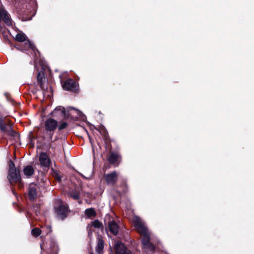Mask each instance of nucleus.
Instances as JSON below:
<instances>
[{
    "label": "nucleus",
    "instance_id": "nucleus-4",
    "mask_svg": "<svg viewBox=\"0 0 254 254\" xmlns=\"http://www.w3.org/2000/svg\"><path fill=\"white\" fill-rule=\"evenodd\" d=\"M106 150L109 151L107 156V160L109 164L118 166L122 161V156L119 152V148L117 147L113 149V146L110 148H106Z\"/></svg>",
    "mask_w": 254,
    "mask_h": 254
},
{
    "label": "nucleus",
    "instance_id": "nucleus-13",
    "mask_svg": "<svg viewBox=\"0 0 254 254\" xmlns=\"http://www.w3.org/2000/svg\"><path fill=\"white\" fill-rule=\"evenodd\" d=\"M45 73L43 71H39L37 75V81L41 90L46 91L48 89V85L45 83Z\"/></svg>",
    "mask_w": 254,
    "mask_h": 254
},
{
    "label": "nucleus",
    "instance_id": "nucleus-3",
    "mask_svg": "<svg viewBox=\"0 0 254 254\" xmlns=\"http://www.w3.org/2000/svg\"><path fill=\"white\" fill-rule=\"evenodd\" d=\"M12 125V123L10 119L0 115V129L1 132L12 137H15L17 132L13 129Z\"/></svg>",
    "mask_w": 254,
    "mask_h": 254
},
{
    "label": "nucleus",
    "instance_id": "nucleus-21",
    "mask_svg": "<svg viewBox=\"0 0 254 254\" xmlns=\"http://www.w3.org/2000/svg\"><path fill=\"white\" fill-rule=\"evenodd\" d=\"M35 172V170L31 165H27L24 167L23 169L24 174L27 177V178H30L32 176Z\"/></svg>",
    "mask_w": 254,
    "mask_h": 254
},
{
    "label": "nucleus",
    "instance_id": "nucleus-30",
    "mask_svg": "<svg viewBox=\"0 0 254 254\" xmlns=\"http://www.w3.org/2000/svg\"><path fill=\"white\" fill-rule=\"evenodd\" d=\"M54 177L55 179L59 182H61L62 177L57 171H54Z\"/></svg>",
    "mask_w": 254,
    "mask_h": 254
},
{
    "label": "nucleus",
    "instance_id": "nucleus-25",
    "mask_svg": "<svg viewBox=\"0 0 254 254\" xmlns=\"http://www.w3.org/2000/svg\"><path fill=\"white\" fill-rule=\"evenodd\" d=\"M68 195L74 200L79 199V193L75 190H72L68 192Z\"/></svg>",
    "mask_w": 254,
    "mask_h": 254
},
{
    "label": "nucleus",
    "instance_id": "nucleus-5",
    "mask_svg": "<svg viewBox=\"0 0 254 254\" xmlns=\"http://www.w3.org/2000/svg\"><path fill=\"white\" fill-rule=\"evenodd\" d=\"M7 178L11 186H14L16 184H17L20 189L23 187L22 179L19 169L8 170Z\"/></svg>",
    "mask_w": 254,
    "mask_h": 254
},
{
    "label": "nucleus",
    "instance_id": "nucleus-37",
    "mask_svg": "<svg viewBox=\"0 0 254 254\" xmlns=\"http://www.w3.org/2000/svg\"><path fill=\"white\" fill-rule=\"evenodd\" d=\"M85 130H86V132L87 133H88L87 130H86V129H85Z\"/></svg>",
    "mask_w": 254,
    "mask_h": 254
},
{
    "label": "nucleus",
    "instance_id": "nucleus-23",
    "mask_svg": "<svg viewBox=\"0 0 254 254\" xmlns=\"http://www.w3.org/2000/svg\"><path fill=\"white\" fill-rule=\"evenodd\" d=\"M86 216L88 218L95 217L97 215L96 212L93 208H87L85 211Z\"/></svg>",
    "mask_w": 254,
    "mask_h": 254
},
{
    "label": "nucleus",
    "instance_id": "nucleus-32",
    "mask_svg": "<svg viewBox=\"0 0 254 254\" xmlns=\"http://www.w3.org/2000/svg\"><path fill=\"white\" fill-rule=\"evenodd\" d=\"M67 126V123L66 122H63L61 124L59 127V130H61L64 129Z\"/></svg>",
    "mask_w": 254,
    "mask_h": 254
},
{
    "label": "nucleus",
    "instance_id": "nucleus-33",
    "mask_svg": "<svg viewBox=\"0 0 254 254\" xmlns=\"http://www.w3.org/2000/svg\"><path fill=\"white\" fill-rule=\"evenodd\" d=\"M88 236L91 237V236L92 234V231L91 230V228L90 227H88Z\"/></svg>",
    "mask_w": 254,
    "mask_h": 254
},
{
    "label": "nucleus",
    "instance_id": "nucleus-9",
    "mask_svg": "<svg viewBox=\"0 0 254 254\" xmlns=\"http://www.w3.org/2000/svg\"><path fill=\"white\" fill-rule=\"evenodd\" d=\"M118 174L116 171H113L109 174H104L103 179L106 183L110 186H115L117 182Z\"/></svg>",
    "mask_w": 254,
    "mask_h": 254
},
{
    "label": "nucleus",
    "instance_id": "nucleus-27",
    "mask_svg": "<svg viewBox=\"0 0 254 254\" xmlns=\"http://www.w3.org/2000/svg\"><path fill=\"white\" fill-rule=\"evenodd\" d=\"M143 248L144 249L148 250L151 252H154L155 250V246L151 242H149V243L147 244L146 245L143 246Z\"/></svg>",
    "mask_w": 254,
    "mask_h": 254
},
{
    "label": "nucleus",
    "instance_id": "nucleus-14",
    "mask_svg": "<svg viewBox=\"0 0 254 254\" xmlns=\"http://www.w3.org/2000/svg\"><path fill=\"white\" fill-rule=\"evenodd\" d=\"M62 87L64 90L67 91L75 92L77 90L75 81L71 78L65 80L62 84Z\"/></svg>",
    "mask_w": 254,
    "mask_h": 254
},
{
    "label": "nucleus",
    "instance_id": "nucleus-17",
    "mask_svg": "<svg viewBox=\"0 0 254 254\" xmlns=\"http://www.w3.org/2000/svg\"><path fill=\"white\" fill-rule=\"evenodd\" d=\"M33 16L32 12L29 10H21L18 12V18L23 21L31 20Z\"/></svg>",
    "mask_w": 254,
    "mask_h": 254
},
{
    "label": "nucleus",
    "instance_id": "nucleus-18",
    "mask_svg": "<svg viewBox=\"0 0 254 254\" xmlns=\"http://www.w3.org/2000/svg\"><path fill=\"white\" fill-rule=\"evenodd\" d=\"M39 162L43 167H49L51 163V161L48 155L43 152L39 154Z\"/></svg>",
    "mask_w": 254,
    "mask_h": 254
},
{
    "label": "nucleus",
    "instance_id": "nucleus-35",
    "mask_svg": "<svg viewBox=\"0 0 254 254\" xmlns=\"http://www.w3.org/2000/svg\"><path fill=\"white\" fill-rule=\"evenodd\" d=\"M30 143L32 144V145L34 146V143H32V139H31Z\"/></svg>",
    "mask_w": 254,
    "mask_h": 254
},
{
    "label": "nucleus",
    "instance_id": "nucleus-15",
    "mask_svg": "<svg viewBox=\"0 0 254 254\" xmlns=\"http://www.w3.org/2000/svg\"><path fill=\"white\" fill-rule=\"evenodd\" d=\"M58 124V121L56 120L49 118L45 123V129L50 132L54 131L57 128Z\"/></svg>",
    "mask_w": 254,
    "mask_h": 254
},
{
    "label": "nucleus",
    "instance_id": "nucleus-38",
    "mask_svg": "<svg viewBox=\"0 0 254 254\" xmlns=\"http://www.w3.org/2000/svg\"><path fill=\"white\" fill-rule=\"evenodd\" d=\"M90 254H93V253H90Z\"/></svg>",
    "mask_w": 254,
    "mask_h": 254
},
{
    "label": "nucleus",
    "instance_id": "nucleus-6",
    "mask_svg": "<svg viewBox=\"0 0 254 254\" xmlns=\"http://www.w3.org/2000/svg\"><path fill=\"white\" fill-rule=\"evenodd\" d=\"M56 218L62 221H64L68 216L70 210L67 203H61L55 207Z\"/></svg>",
    "mask_w": 254,
    "mask_h": 254
},
{
    "label": "nucleus",
    "instance_id": "nucleus-20",
    "mask_svg": "<svg viewBox=\"0 0 254 254\" xmlns=\"http://www.w3.org/2000/svg\"><path fill=\"white\" fill-rule=\"evenodd\" d=\"M134 226L140 235V236L148 233L147 228L144 226L141 221H135L134 223Z\"/></svg>",
    "mask_w": 254,
    "mask_h": 254
},
{
    "label": "nucleus",
    "instance_id": "nucleus-31",
    "mask_svg": "<svg viewBox=\"0 0 254 254\" xmlns=\"http://www.w3.org/2000/svg\"><path fill=\"white\" fill-rule=\"evenodd\" d=\"M8 163V167H9L8 170H12L17 169L15 166V164H14V162L11 159L9 160Z\"/></svg>",
    "mask_w": 254,
    "mask_h": 254
},
{
    "label": "nucleus",
    "instance_id": "nucleus-19",
    "mask_svg": "<svg viewBox=\"0 0 254 254\" xmlns=\"http://www.w3.org/2000/svg\"><path fill=\"white\" fill-rule=\"evenodd\" d=\"M49 249L47 251L48 254H58L59 248L54 239L51 238L49 242Z\"/></svg>",
    "mask_w": 254,
    "mask_h": 254
},
{
    "label": "nucleus",
    "instance_id": "nucleus-28",
    "mask_svg": "<svg viewBox=\"0 0 254 254\" xmlns=\"http://www.w3.org/2000/svg\"><path fill=\"white\" fill-rule=\"evenodd\" d=\"M41 233L42 231L38 228H34L31 231L32 235L35 237H37L40 236Z\"/></svg>",
    "mask_w": 254,
    "mask_h": 254
},
{
    "label": "nucleus",
    "instance_id": "nucleus-34",
    "mask_svg": "<svg viewBox=\"0 0 254 254\" xmlns=\"http://www.w3.org/2000/svg\"><path fill=\"white\" fill-rule=\"evenodd\" d=\"M47 230H48V232H47V234H48L49 233H50L51 231H52V229H51V227L49 225H48L46 227Z\"/></svg>",
    "mask_w": 254,
    "mask_h": 254
},
{
    "label": "nucleus",
    "instance_id": "nucleus-24",
    "mask_svg": "<svg viewBox=\"0 0 254 254\" xmlns=\"http://www.w3.org/2000/svg\"><path fill=\"white\" fill-rule=\"evenodd\" d=\"M141 244L142 246L146 245L147 244L150 242V237L149 233L145 235L141 236Z\"/></svg>",
    "mask_w": 254,
    "mask_h": 254
},
{
    "label": "nucleus",
    "instance_id": "nucleus-8",
    "mask_svg": "<svg viewBox=\"0 0 254 254\" xmlns=\"http://www.w3.org/2000/svg\"><path fill=\"white\" fill-rule=\"evenodd\" d=\"M105 224L108 225V228L111 233L115 236L118 234L119 226L113 218L108 215L105 217Z\"/></svg>",
    "mask_w": 254,
    "mask_h": 254
},
{
    "label": "nucleus",
    "instance_id": "nucleus-29",
    "mask_svg": "<svg viewBox=\"0 0 254 254\" xmlns=\"http://www.w3.org/2000/svg\"><path fill=\"white\" fill-rule=\"evenodd\" d=\"M33 210L35 212L36 215L40 213V204L39 203H35L33 204Z\"/></svg>",
    "mask_w": 254,
    "mask_h": 254
},
{
    "label": "nucleus",
    "instance_id": "nucleus-26",
    "mask_svg": "<svg viewBox=\"0 0 254 254\" xmlns=\"http://www.w3.org/2000/svg\"><path fill=\"white\" fill-rule=\"evenodd\" d=\"M91 225L95 228H103L102 223L99 220H95L91 222Z\"/></svg>",
    "mask_w": 254,
    "mask_h": 254
},
{
    "label": "nucleus",
    "instance_id": "nucleus-7",
    "mask_svg": "<svg viewBox=\"0 0 254 254\" xmlns=\"http://www.w3.org/2000/svg\"><path fill=\"white\" fill-rule=\"evenodd\" d=\"M96 129L100 133L105 143V148H110L112 146V143H116V141L110 138L108 132L106 127L100 125L98 128Z\"/></svg>",
    "mask_w": 254,
    "mask_h": 254
},
{
    "label": "nucleus",
    "instance_id": "nucleus-2",
    "mask_svg": "<svg viewBox=\"0 0 254 254\" xmlns=\"http://www.w3.org/2000/svg\"><path fill=\"white\" fill-rule=\"evenodd\" d=\"M15 39L16 41L20 42L16 43L14 45V47L17 50L21 51H25L30 49L34 52L36 50L38 51L35 46L31 42L25 34L23 33H17L15 36Z\"/></svg>",
    "mask_w": 254,
    "mask_h": 254
},
{
    "label": "nucleus",
    "instance_id": "nucleus-22",
    "mask_svg": "<svg viewBox=\"0 0 254 254\" xmlns=\"http://www.w3.org/2000/svg\"><path fill=\"white\" fill-rule=\"evenodd\" d=\"M104 247V241L102 239H98L96 251L97 254H100L103 251Z\"/></svg>",
    "mask_w": 254,
    "mask_h": 254
},
{
    "label": "nucleus",
    "instance_id": "nucleus-10",
    "mask_svg": "<svg viewBox=\"0 0 254 254\" xmlns=\"http://www.w3.org/2000/svg\"><path fill=\"white\" fill-rule=\"evenodd\" d=\"M114 248L115 254H132L131 251L121 241L116 242Z\"/></svg>",
    "mask_w": 254,
    "mask_h": 254
},
{
    "label": "nucleus",
    "instance_id": "nucleus-1",
    "mask_svg": "<svg viewBox=\"0 0 254 254\" xmlns=\"http://www.w3.org/2000/svg\"><path fill=\"white\" fill-rule=\"evenodd\" d=\"M82 114L79 110H76L73 108H70L65 110V109L63 106H58L51 113V116L57 120L63 119H75L80 117Z\"/></svg>",
    "mask_w": 254,
    "mask_h": 254
},
{
    "label": "nucleus",
    "instance_id": "nucleus-36",
    "mask_svg": "<svg viewBox=\"0 0 254 254\" xmlns=\"http://www.w3.org/2000/svg\"><path fill=\"white\" fill-rule=\"evenodd\" d=\"M12 192H13L14 194H15V193H14V191H13V190H12Z\"/></svg>",
    "mask_w": 254,
    "mask_h": 254
},
{
    "label": "nucleus",
    "instance_id": "nucleus-11",
    "mask_svg": "<svg viewBox=\"0 0 254 254\" xmlns=\"http://www.w3.org/2000/svg\"><path fill=\"white\" fill-rule=\"evenodd\" d=\"M128 191V188L127 181L125 179L121 180L120 184L117 187L116 192L117 194L122 197V195L126 194Z\"/></svg>",
    "mask_w": 254,
    "mask_h": 254
},
{
    "label": "nucleus",
    "instance_id": "nucleus-12",
    "mask_svg": "<svg viewBox=\"0 0 254 254\" xmlns=\"http://www.w3.org/2000/svg\"><path fill=\"white\" fill-rule=\"evenodd\" d=\"M37 189L38 187L36 184L31 183L29 185L27 194L30 201H34L36 200L38 196Z\"/></svg>",
    "mask_w": 254,
    "mask_h": 254
},
{
    "label": "nucleus",
    "instance_id": "nucleus-16",
    "mask_svg": "<svg viewBox=\"0 0 254 254\" xmlns=\"http://www.w3.org/2000/svg\"><path fill=\"white\" fill-rule=\"evenodd\" d=\"M3 21L7 26L12 25L11 19L8 12L4 9L0 8V22Z\"/></svg>",
    "mask_w": 254,
    "mask_h": 254
}]
</instances>
